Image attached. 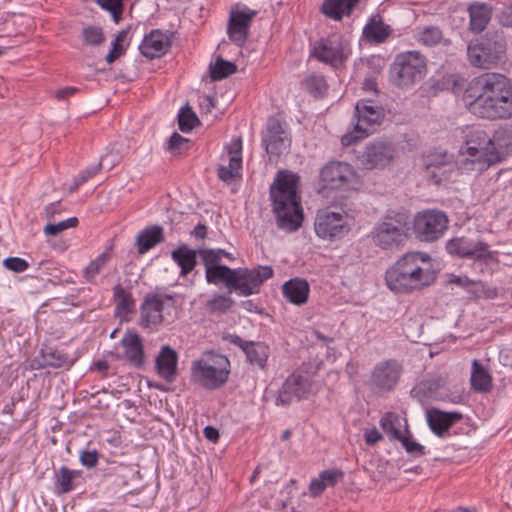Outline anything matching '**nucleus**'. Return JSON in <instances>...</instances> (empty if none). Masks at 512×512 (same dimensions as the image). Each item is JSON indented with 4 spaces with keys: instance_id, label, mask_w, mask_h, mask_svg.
Returning a JSON list of instances; mask_svg holds the SVG:
<instances>
[{
    "instance_id": "obj_1",
    "label": "nucleus",
    "mask_w": 512,
    "mask_h": 512,
    "mask_svg": "<svg viewBox=\"0 0 512 512\" xmlns=\"http://www.w3.org/2000/svg\"><path fill=\"white\" fill-rule=\"evenodd\" d=\"M462 100L479 118L492 121L512 118V82L503 74L485 72L474 77L465 88Z\"/></svg>"
},
{
    "instance_id": "obj_2",
    "label": "nucleus",
    "mask_w": 512,
    "mask_h": 512,
    "mask_svg": "<svg viewBox=\"0 0 512 512\" xmlns=\"http://www.w3.org/2000/svg\"><path fill=\"white\" fill-rule=\"evenodd\" d=\"M198 253L205 266L206 281L214 285L224 284L229 293L235 292L242 297L259 293L263 283L274 274L270 266L249 269L223 265L216 249L200 248Z\"/></svg>"
},
{
    "instance_id": "obj_3",
    "label": "nucleus",
    "mask_w": 512,
    "mask_h": 512,
    "mask_svg": "<svg viewBox=\"0 0 512 512\" xmlns=\"http://www.w3.org/2000/svg\"><path fill=\"white\" fill-rule=\"evenodd\" d=\"M299 182L298 174L280 170L270 186V200L277 227L287 232L297 231L304 219L298 195Z\"/></svg>"
},
{
    "instance_id": "obj_4",
    "label": "nucleus",
    "mask_w": 512,
    "mask_h": 512,
    "mask_svg": "<svg viewBox=\"0 0 512 512\" xmlns=\"http://www.w3.org/2000/svg\"><path fill=\"white\" fill-rule=\"evenodd\" d=\"M431 257L423 252H409L403 255L385 274L388 288L395 293H412L432 285L437 275L429 264Z\"/></svg>"
},
{
    "instance_id": "obj_5",
    "label": "nucleus",
    "mask_w": 512,
    "mask_h": 512,
    "mask_svg": "<svg viewBox=\"0 0 512 512\" xmlns=\"http://www.w3.org/2000/svg\"><path fill=\"white\" fill-rule=\"evenodd\" d=\"M507 54V40L502 30H488L467 45V57L471 66L492 69L504 62Z\"/></svg>"
},
{
    "instance_id": "obj_6",
    "label": "nucleus",
    "mask_w": 512,
    "mask_h": 512,
    "mask_svg": "<svg viewBox=\"0 0 512 512\" xmlns=\"http://www.w3.org/2000/svg\"><path fill=\"white\" fill-rule=\"evenodd\" d=\"M230 374V361L221 354L211 353L207 359H198L191 364V380L207 390H216L225 385Z\"/></svg>"
},
{
    "instance_id": "obj_7",
    "label": "nucleus",
    "mask_w": 512,
    "mask_h": 512,
    "mask_svg": "<svg viewBox=\"0 0 512 512\" xmlns=\"http://www.w3.org/2000/svg\"><path fill=\"white\" fill-rule=\"evenodd\" d=\"M356 123L353 131L341 137V144L345 147L357 143L375 130L384 118V109L372 99H361L355 105Z\"/></svg>"
},
{
    "instance_id": "obj_8",
    "label": "nucleus",
    "mask_w": 512,
    "mask_h": 512,
    "mask_svg": "<svg viewBox=\"0 0 512 512\" xmlns=\"http://www.w3.org/2000/svg\"><path fill=\"white\" fill-rule=\"evenodd\" d=\"M427 72L426 58L419 51L397 54L390 66L392 82L399 87H408L421 81Z\"/></svg>"
},
{
    "instance_id": "obj_9",
    "label": "nucleus",
    "mask_w": 512,
    "mask_h": 512,
    "mask_svg": "<svg viewBox=\"0 0 512 512\" xmlns=\"http://www.w3.org/2000/svg\"><path fill=\"white\" fill-rule=\"evenodd\" d=\"M408 231V216L405 213L389 212L373 229L372 239L381 249L398 248L407 241Z\"/></svg>"
},
{
    "instance_id": "obj_10",
    "label": "nucleus",
    "mask_w": 512,
    "mask_h": 512,
    "mask_svg": "<svg viewBox=\"0 0 512 512\" xmlns=\"http://www.w3.org/2000/svg\"><path fill=\"white\" fill-rule=\"evenodd\" d=\"M449 219L445 212L426 209L418 212L413 220V232L421 242L432 243L443 237L448 229Z\"/></svg>"
},
{
    "instance_id": "obj_11",
    "label": "nucleus",
    "mask_w": 512,
    "mask_h": 512,
    "mask_svg": "<svg viewBox=\"0 0 512 512\" xmlns=\"http://www.w3.org/2000/svg\"><path fill=\"white\" fill-rule=\"evenodd\" d=\"M348 218V212L345 210H343V213H339L328 209H321L315 217V233L324 241L335 242L342 240L351 230Z\"/></svg>"
},
{
    "instance_id": "obj_12",
    "label": "nucleus",
    "mask_w": 512,
    "mask_h": 512,
    "mask_svg": "<svg viewBox=\"0 0 512 512\" xmlns=\"http://www.w3.org/2000/svg\"><path fill=\"white\" fill-rule=\"evenodd\" d=\"M402 373L403 366L398 360L380 361L372 368L367 385L377 395L390 393L397 387Z\"/></svg>"
},
{
    "instance_id": "obj_13",
    "label": "nucleus",
    "mask_w": 512,
    "mask_h": 512,
    "mask_svg": "<svg viewBox=\"0 0 512 512\" xmlns=\"http://www.w3.org/2000/svg\"><path fill=\"white\" fill-rule=\"evenodd\" d=\"M261 141L270 156L279 157L287 152L292 142L287 123L279 117H269Z\"/></svg>"
},
{
    "instance_id": "obj_14",
    "label": "nucleus",
    "mask_w": 512,
    "mask_h": 512,
    "mask_svg": "<svg viewBox=\"0 0 512 512\" xmlns=\"http://www.w3.org/2000/svg\"><path fill=\"white\" fill-rule=\"evenodd\" d=\"M395 153L396 149L392 141L376 139L366 145L358 160L363 169H382L393 161Z\"/></svg>"
},
{
    "instance_id": "obj_15",
    "label": "nucleus",
    "mask_w": 512,
    "mask_h": 512,
    "mask_svg": "<svg viewBox=\"0 0 512 512\" xmlns=\"http://www.w3.org/2000/svg\"><path fill=\"white\" fill-rule=\"evenodd\" d=\"M96 473L101 477L102 486L116 493L127 488L133 469L128 464L106 460Z\"/></svg>"
},
{
    "instance_id": "obj_16",
    "label": "nucleus",
    "mask_w": 512,
    "mask_h": 512,
    "mask_svg": "<svg viewBox=\"0 0 512 512\" xmlns=\"http://www.w3.org/2000/svg\"><path fill=\"white\" fill-rule=\"evenodd\" d=\"M311 390V381L302 373L295 371L283 382L275 400L277 406H289L294 399H306Z\"/></svg>"
},
{
    "instance_id": "obj_17",
    "label": "nucleus",
    "mask_w": 512,
    "mask_h": 512,
    "mask_svg": "<svg viewBox=\"0 0 512 512\" xmlns=\"http://www.w3.org/2000/svg\"><path fill=\"white\" fill-rule=\"evenodd\" d=\"M311 57L319 62L328 64L333 68H339L347 60L340 38L333 35L321 38L315 42L311 51Z\"/></svg>"
},
{
    "instance_id": "obj_18",
    "label": "nucleus",
    "mask_w": 512,
    "mask_h": 512,
    "mask_svg": "<svg viewBox=\"0 0 512 512\" xmlns=\"http://www.w3.org/2000/svg\"><path fill=\"white\" fill-rule=\"evenodd\" d=\"M355 175L349 163L332 160L320 169L319 182L323 188L337 189L350 183Z\"/></svg>"
},
{
    "instance_id": "obj_19",
    "label": "nucleus",
    "mask_w": 512,
    "mask_h": 512,
    "mask_svg": "<svg viewBox=\"0 0 512 512\" xmlns=\"http://www.w3.org/2000/svg\"><path fill=\"white\" fill-rule=\"evenodd\" d=\"M257 12L244 6L242 10L232 9L229 15L227 34L229 39L239 47L248 40L250 27Z\"/></svg>"
},
{
    "instance_id": "obj_20",
    "label": "nucleus",
    "mask_w": 512,
    "mask_h": 512,
    "mask_svg": "<svg viewBox=\"0 0 512 512\" xmlns=\"http://www.w3.org/2000/svg\"><path fill=\"white\" fill-rule=\"evenodd\" d=\"M164 303L158 297V291L147 293L140 304L138 324L143 329H155L164 322Z\"/></svg>"
},
{
    "instance_id": "obj_21",
    "label": "nucleus",
    "mask_w": 512,
    "mask_h": 512,
    "mask_svg": "<svg viewBox=\"0 0 512 512\" xmlns=\"http://www.w3.org/2000/svg\"><path fill=\"white\" fill-rule=\"evenodd\" d=\"M228 341L239 347L246 355L247 362L256 366L261 370H265L267 361L270 356L269 346L261 341H247L239 335L233 334L228 336Z\"/></svg>"
},
{
    "instance_id": "obj_22",
    "label": "nucleus",
    "mask_w": 512,
    "mask_h": 512,
    "mask_svg": "<svg viewBox=\"0 0 512 512\" xmlns=\"http://www.w3.org/2000/svg\"><path fill=\"white\" fill-rule=\"evenodd\" d=\"M123 349L121 359L130 366L141 369L146 362V354L142 337L136 331L128 330L120 340Z\"/></svg>"
},
{
    "instance_id": "obj_23",
    "label": "nucleus",
    "mask_w": 512,
    "mask_h": 512,
    "mask_svg": "<svg viewBox=\"0 0 512 512\" xmlns=\"http://www.w3.org/2000/svg\"><path fill=\"white\" fill-rule=\"evenodd\" d=\"M491 137L484 130H475L470 133L467 140V154L471 162H477L479 170L488 168V152L491 151Z\"/></svg>"
},
{
    "instance_id": "obj_24",
    "label": "nucleus",
    "mask_w": 512,
    "mask_h": 512,
    "mask_svg": "<svg viewBox=\"0 0 512 512\" xmlns=\"http://www.w3.org/2000/svg\"><path fill=\"white\" fill-rule=\"evenodd\" d=\"M85 484V477L82 470L70 469L62 465L54 470L53 491L56 495L68 494Z\"/></svg>"
},
{
    "instance_id": "obj_25",
    "label": "nucleus",
    "mask_w": 512,
    "mask_h": 512,
    "mask_svg": "<svg viewBox=\"0 0 512 512\" xmlns=\"http://www.w3.org/2000/svg\"><path fill=\"white\" fill-rule=\"evenodd\" d=\"M427 423L430 430L439 438L447 436L450 428L463 419V414L458 411H443L432 408L426 412Z\"/></svg>"
},
{
    "instance_id": "obj_26",
    "label": "nucleus",
    "mask_w": 512,
    "mask_h": 512,
    "mask_svg": "<svg viewBox=\"0 0 512 512\" xmlns=\"http://www.w3.org/2000/svg\"><path fill=\"white\" fill-rule=\"evenodd\" d=\"M171 44V38L168 34L159 29H154L149 34L145 35L139 46V50L146 58L154 59L166 54Z\"/></svg>"
},
{
    "instance_id": "obj_27",
    "label": "nucleus",
    "mask_w": 512,
    "mask_h": 512,
    "mask_svg": "<svg viewBox=\"0 0 512 512\" xmlns=\"http://www.w3.org/2000/svg\"><path fill=\"white\" fill-rule=\"evenodd\" d=\"M157 374L168 383H172L178 376V354L169 345L161 347L156 359Z\"/></svg>"
},
{
    "instance_id": "obj_28",
    "label": "nucleus",
    "mask_w": 512,
    "mask_h": 512,
    "mask_svg": "<svg viewBox=\"0 0 512 512\" xmlns=\"http://www.w3.org/2000/svg\"><path fill=\"white\" fill-rule=\"evenodd\" d=\"M493 145L488 152V165L505 160L512 153V127L499 128L491 137Z\"/></svg>"
},
{
    "instance_id": "obj_29",
    "label": "nucleus",
    "mask_w": 512,
    "mask_h": 512,
    "mask_svg": "<svg viewBox=\"0 0 512 512\" xmlns=\"http://www.w3.org/2000/svg\"><path fill=\"white\" fill-rule=\"evenodd\" d=\"M469 17L468 29L473 34L482 33L490 23L493 7L490 3L473 1L467 6Z\"/></svg>"
},
{
    "instance_id": "obj_30",
    "label": "nucleus",
    "mask_w": 512,
    "mask_h": 512,
    "mask_svg": "<svg viewBox=\"0 0 512 512\" xmlns=\"http://www.w3.org/2000/svg\"><path fill=\"white\" fill-rule=\"evenodd\" d=\"M359 3L360 0H323L320 12L328 19L342 21L354 13Z\"/></svg>"
},
{
    "instance_id": "obj_31",
    "label": "nucleus",
    "mask_w": 512,
    "mask_h": 512,
    "mask_svg": "<svg viewBox=\"0 0 512 512\" xmlns=\"http://www.w3.org/2000/svg\"><path fill=\"white\" fill-rule=\"evenodd\" d=\"M284 298L297 306L307 303L310 293V286L303 278H292L282 285Z\"/></svg>"
},
{
    "instance_id": "obj_32",
    "label": "nucleus",
    "mask_w": 512,
    "mask_h": 512,
    "mask_svg": "<svg viewBox=\"0 0 512 512\" xmlns=\"http://www.w3.org/2000/svg\"><path fill=\"white\" fill-rule=\"evenodd\" d=\"M392 30L385 24L379 15L372 16L363 28V36L369 43H384Z\"/></svg>"
},
{
    "instance_id": "obj_33",
    "label": "nucleus",
    "mask_w": 512,
    "mask_h": 512,
    "mask_svg": "<svg viewBox=\"0 0 512 512\" xmlns=\"http://www.w3.org/2000/svg\"><path fill=\"white\" fill-rule=\"evenodd\" d=\"M164 230L159 225H152L143 229L136 237V246L139 254H145L157 244L164 242Z\"/></svg>"
},
{
    "instance_id": "obj_34",
    "label": "nucleus",
    "mask_w": 512,
    "mask_h": 512,
    "mask_svg": "<svg viewBox=\"0 0 512 512\" xmlns=\"http://www.w3.org/2000/svg\"><path fill=\"white\" fill-rule=\"evenodd\" d=\"M198 250L188 247L186 244L178 246L171 253L172 260L180 267V276L185 277L194 270L197 265Z\"/></svg>"
},
{
    "instance_id": "obj_35",
    "label": "nucleus",
    "mask_w": 512,
    "mask_h": 512,
    "mask_svg": "<svg viewBox=\"0 0 512 512\" xmlns=\"http://www.w3.org/2000/svg\"><path fill=\"white\" fill-rule=\"evenodd\" d=\"M444 379L441 376H431L422 380L411 390L412 397L420 402L435 398L436 393L444 386Z\"/></svg>"
},
{
    "instance_id": "obj_36",
    "label": "nucleus",
    "mask_w": 512,
    "mask_h": 512,
    "mask_svg": "<svg viewBox=\"0 0 512 512\" xmlns=\"http://www.w3.org/2000/svg\"><path fill=\"white\" fill-rule=\"evenodd\" d=\"M40 357L45 358L48 367L66 370H69L77 360V358H72L67 353L49 346L41 348Z\"/></svg>"
},
{
    "instance_id": "obj_37",
    "label": "nucleus",
    "mask_w": 512,
    "mask_h": 512,
    "mask_svg": "<svg viewBox=\"0 0 512 512\" xmlns=\"http://www.w3.org/2000/svg\"><path fill=\"white\" fill-rule=\"evenodd\" d=\"M470 382L476 392H488L492 387L490 374L478 360H473Z\"/></svg>"
},
{
    "instance_id": "obj_38",
    "label": "nucleus",
    "mask_w": 512,
    "mask_h": 512,
    "mask_svg": "<svg viewBox=\"0 0 512 512\" xmlns=\"http://www.w3.org/2000/svg\"><path fill=\"white\" fill-rule=\"evenodd\" d=\"M422 161V165L425 172L427 173V176L430 177L436 184H439L442 181V178L439 176V174L436 173L435 170L440 169L447 164V154L431 152L423 156Z\"/></svg>"
},
{
    "instance_id": "obj_39",
    "label": "nucleus",
    "mask_w": 512,
    "mask_h": 512,
    "mask_svg": "<svg viewBox=\"0 0 512 512\" xmlns=\"http://www.w3.org/2000/svg\"><path fill=\"white\" fill-rule=\"evenodd\" d=\"M113 297L116 301L118 314L127 315L135 311V300L131 292L127 291L122 285L117 284L113 287Z\"/></svg>"
},
{
    "instance_id": "obj_40",
    "label": "nucleus",
    "mask_w": 512,
    "mask_h": 512,
    "mask_svg": "<svg viewBox=\"0 0 512 512\" xmlns=\"http://www.w3.org/2000/svg\"><path fill=\"white\" fill-rule=\"evenodd\" d=\"M111 248L106 249L92 260L83 270V277L88 283H94L97 275L111 259Z\"/></svg>"
},
{
    "instance_id": "obj_41",
    "label": "nucleus",
    "mask_w": 512,
    "mask_h": 512,
    "mask_svg": "<svg viewBox=\"0 0 512 512\" xmlns=\"http://www.w3.org/2000/svg\"><path fill=\"white\" fill-rule=\"evenodd\" d=\"M416 40L424 46L434 47L442 42L443 31L438 26H424L417 29Z\"/></svg>"
},
{
    "instance_id": "obj_42",
    "label": "nucleus",
    "mask_w": 512,
    "mask_h": 512,
    "mask_svg": "<svg viewBox=\"0 0 512 512\" xmlns=\"http://www.w3.org/2000/svg\"><path fill=\"white\" fill-rule=\"evenodd\" d=\"M380 426L390 439L399 440L403 435L399 430L400 417L394 412H386L380 419Z\"/></svg>"
},
{
    "instance_id": "obj_43",
    "label": "nucleus",
    "mask_w": 512,
    "mask_h": 512,
    "mask_svg": "<svg viewBox=\"0 0 512 512\" xmlns=\"http://www.w3.org/2000/svg\"><path fill=\"white\" fill-rule=\"evenodd\" d=\"M237 71L235 63L224 60L222 57H218L214 65L210 66V76L214 81L222 80Z\"/></svg>"
},
{
    "instance_id": "obj_44",
    "label": "nucleus",
    "mask_w": 512,
    "mask_h": 512,
    "mask_svg": "<svg viewBox=\"0 0 512 512\" xmlns=\"http://www.w3.org/2000/svg\"><path fill=\"white\" fill-rule=\"evenodd\" d=\"M305 90L314 97L324 96L327 92L328 85L322 75H311L303 81Z\"/></svg>"
},
{
    "instance_id": "obj_45",
    "label": "nucleus",
    "mask_w": 512,
    "mask_h": 512,
    "mask_svg": "<svg viewBox=\"0 0 512 512\" xmlns=\"http://www.w3.org/2000/svg\"><path fill=\"white\" fill-rule=\"evenodd\" d=\"M474 241L466 237H458L449 240L446 244V250L449 254L460 258H467Z\"/></svg>"
},
{
    "instance_id": "obj_46",
    "label": "nucleus",
    "mask_w": 512,
    "mask_h": 512,
    "mask_svg": "<svg viewBox=\"0 0 512 512\" xmlns=\"http://www.w3.org/2000/svg\"><path fill=\"white\" fill-rule=\"evenodd\" d=\"M467 259L483 261L485 263L495 260L494 252L489 250V245L483 241L473 242L472 247L467 254Z\"/></svg>"
},
{
    "instance_id": "obj_47",
    "label": "nucleus",
    "mask_w": 512,
    "mask_h": 512,
    "mask_svg": "<svg viewBox=\"0 0 512 512\" xmlns=\"http://www.w3.org/2000/svg\"><path fill=\"white\" fill-rule=\"evenodd\" d=\"M198 124L199 119L189 106L180 110L178 114V126L182 132L188 133L192 131Z\"/></svg>"
},
{
    "instance_id": "obj_48",
    "label": "nucleus",
    "mask_w": 512,
    "mask_h": 512,
    "mask_svg": "<svg viewBox=\"0 0 512 512\" xmlns=\"http://www.w3.org/2000/svg\"><path fill=\"white\" fill-rule=\"evenodd\" d=\"M234 300L224 294H216L207 301V308L211 313H226L234 305Z\"/></svg>"
},
{
    "instance_id": "obj_49",
    "label": "nucleus",
    "mask_w": 512,
    "mask_h": 512,
    "mask_svg": "<svg viewBox=\"0 0 512 512\" xmlns=\"http://www.w3.org/2000/svg\"><path fill=\"white\" fill-rule=\"evenodd\" d=\"M82 39L85 45L100 46L105 42V35L101 27L87 26L82 30Z\"/></svg>"
},
{
    "instance_id": "obj_50",
    "label": "nucleus",
    "mask_w": 512,
    "mask_h": 512,
    "mask_svg": "<svg viewBox=\"0 0 512 512\" xmlns=\"http://www.w3.org/2000/svg\"><path fill=\"white\" fill-rule=\"evenodd\" d=\"M103 10L109 12L118 23L124 12V0H94Z\"/></svg>"
},
{
    "instance_id": "obj_51",
    "label": "nucleus",
    "mask_w": 512,
    "mask_h": 512,
    "mask_svg": "<svg viewBox=\"0 0 512 512\" xmlns=\"http://www.w3.org/2000/svg\"><path fill=\"white\" fill-rule=\"evenodd\" d=\"M190 148V140L174 132L167 143V150L173 155L185 153Z\"/></svg>"
},
{
    "instance_id": "obj_52",
    "label": "nucleus",
    "mask_w": 512,
    "mask_h": 512,
    "mask_svg": "<svg viewBox=\"0 0 512 512\" xmlns=\"http://www.w3.org/2000/svg\"><path fill=\"white\" fill-rule=\"evenodd\" d=\"M79 224V220L77 217H70L64 221H61L57 224L49 223L44 227V233L50 236H56L60 232L68 229L75 228Z\"/></svg>"
},
{
    "instance_id": "obj_53",
    "label": "nucleus",
    "mask_w": 512,
    "mask_h": 512,
    "mask_svg": "<svg viewBox=\"0 0 512 512\" xmlns=\"http://www.w3.org/2000/svg\"><path fill=\"white\" fill-rule=\"evenodd\" d=\"M398 441L401 442L406 452L413 456L419 457L426 454L425 447L413 440L410 436L402 435Z\"/></svg>"
},
{
    "instance_id": "obj_54",
    "label": "nucleus",
    "mask_w": 512,
    "mask_h": 512,
    "mask_svg": "<svg viewBox=\"0 0 512 512\" xmlns=\"http://www.w3.org/2000/svg\"><path fill=\"white\" fill-rule=\"evenodd\" d=\"M3 266L15 273H22L29 268V263L20 257H7L3 260Z\"/></svg>"
},
{
    "instance_id": "obj_55",
    "label": "nucleus",
    "mask_w": 512,
    "mask_h": 512,
    "mask_svg": "<svg viewBox=\"0 0 512 512\" xmlns=\"http://www.w3.org/2000/svg\"><path fill=\"white\" fill-rule=\"evenodd\" d=\"M100 458V454L95 449H85L82 450L79 454V461L80 463L87 467L88 469L94 468L97 466L98 461Z\"/></svg>"
},
{
    "instance_id": "obj_56",
    "label": "nucleus",
    "mask_w": 512,
    "mask_h": 512,
    "mask_svg": "<svg viewBox=\"0 0 512 512\" xmlns=\"http://www.w3.org/2000/svg\"><path fill=\"white\" fill-rule=\"evenodd\" d=\"M343 475L341 470L336 469L324 470L320 473V477L325 482L326 487L336 485Z\"/></svg>"
},
{
    "instance_id": "obj_57",
    "label": "nucleus",
    "mask_w": 512,
    "mask_h": 512,
    "mask_svg": "<svg viewBox=\"0 0 512 512\" xmlns=\"http://www.w3.org/2000/svg\"><path fill=\"white\" fill-rule=\"evenodd\" d=\"M101 167L102 165L100 162L95 166L88 167L85 170L81 171L79 175L75 177L78 180V184L83 185L89 179L93 178L101 170Z\"/></svg>"
},
{
    "instance_id": "obj_58",
    "label": "nucleus",
    "mask_w": 512,
    "mask_h": 512,
    "mask_svg": "<svg viewBox=\"0 0 512 512\" xmlns=\"http://www.w3.org/2000/svg\"><path fill=\"white\" fill-rule=\"evenodd\" d=\"M125 53V49L123 44H119L117 42H112V48L109 53L106 55L105 60L108 64L114 63L119 57H121Z\"/></svg>"
},
{
    "instance_id": "obj_59",
    "label": "nucleus",
    "mask_w": 512,
    "mask_h": 512,
    "mask_svg": "<svg viewBox=\"0 0 512 512\" xmlns=\"http://www.w3.org/2000/svg\"><path fill=\"white\" fill-rule=\"evenodd\" d=\"M365 443L369 446H374L383 439V435L378 431L376 427L368 429L364 432Z\"/></svg>"
},
{
    "instance_id": "obj_60",
    "label": "nucleus",
    "mask_w": 512,
    "mask_h": 512,
    "mask_svg": "<svg viewBox=\"0 0 512 512\" xmlns=\"http://www.w3.org/2000/svg\"><path fill=\"white\" fill-rule=\"evenodd\" d=\"M325 489H326L325 482L322 480V478L320 476H319V479H313L310 482L309 491L313 497L320 496L324 492Z\"/></svg>"
},
{
    "instance_id": "obj_61",
    "label": "nucleus",
    "mask_w": 512,
    "mask_h": 512,
    "mask_svg": "<svg viewBox=\"0 0 512 512\" xmlns=\"http://www.w3.org/2000/svg\"><path fill=\"white\" fill-rule=\"evenodd\" d=\"M499 22L502 26L512 27V4L501 12Z\"/></svg>"
},
{
    "instance_id": "obj_62",
    "label": "nucleus",
    "mask_w": 512,
    "mask_h": 512,
    "mask_svg": "<svg viewBox=\"0 0 512 512\" xmlns=\"http://www.w3.org/2000/svg\"><path fill=\"white\" fill-rule=\"evenodd\" d=\"M238 176L234 171L231 170L228 166L220 165L218 168V177L224 181L228 182Z\"/></svg>"
},
{
    "instance_id": "obj_63",
    "label": "nucleus",
    "mask_w": 512,
    "mask_h": 512,
    "mask_svg": "<svg viewBox=\"0 0 512 512\" xmlns=\"http://www.w3.org/2000/svg\"><path fill=\"white\" fill-rule=\"evenodd\" d=\"M449 283L456 284L459 287L467 288L473 284V281L470 280L467 276L452 275L449 278Z\"/></svg>"
},
{
    "instance_id": "obj_64",
    "label": "nucleus",
    "mask_w": 512,
    "mask_h": 512,
    "mask_svg": "<svg viewBox=\"0 0 512 512\" xmlns=\"http://www.w3.org/2000/svg\"><path fill=\"white\" fill-rule=\"evenodd\" d=\"M228 153L230 156L233 155H239L241 156L242 153V139L241 137L234 138L229 147H228Z\"/></svg>"
}]
</instances>
